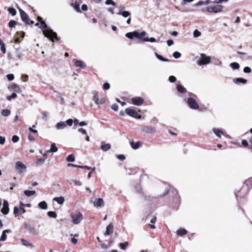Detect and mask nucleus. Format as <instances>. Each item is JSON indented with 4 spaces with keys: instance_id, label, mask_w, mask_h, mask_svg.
I'll return each mask as SVG.
<instances>
[{
    "instance_id": "nucleus-1",
    "label": "nucleus",
    "mask_w": 252,
    "mask_h": 252,
    "mask_svg": "<svg viewBox=\"0 0 252 252\" xmlns=\"http://www.w3.org/2000/svg\"><path fill=\"white\" fill-rule=\"evenodd\" d=\"M37 19L40 22L39 28L42 31L44 36L49 38L52 42L54 41V39L58 40L56 33L47 26L45 22L42 20V18L38 17Z\"/></svg>"
},
{
    "instance_id": "nucleus-2",
    "label": "nucleus",
    "mask_w": 252,
    "mask_h": 252,
    "mask_svg": "<svg viewBox=\"0 0 252 252\" xmlns=\"http://www.w3.org/2000/svg\"><path fill=\"white\" fill-rule=\"evenodd\" d=\"M72 222L74 224H79L83 220V215L79 211H75L71 215Z\"/></svg>"
},
{
    "instance_id": "nucleus-3",
    "label": "nucleus",
    "mask_w": 252,
    "mask_h": 252,
    "mask_svg": "<svg viewBox=\"0 0 252 252\" xmlns=\"http://www.w3.org/2000/svg\"><path fill=\"white\" fill-rule=\"evenodd\" d=\"M215 5H210L206 7V11L209 13H219L222 11L223 7L221 5L215 4Z\"/></svg>"
},
{
    "instance_id": "nucleus-4",
    "label": "nucleus",
    "mask_w": 252,
    "mask_h": 252,
    "mask_svg": "<svg viewBox=\"0 0 252 252\" xmlns=\"http://www.w3.org/2000/svg\"><path fill=\"white\" fill-rule=\"evenodd\" d=\"M15 168L18 173L22 174L26 172L27 166L22 162L18 161L15 163Z\"/></svg>"
},
{
    "instance_id": "nucleus-5",
    "label": "nucleus",
    "mask_w": 252,
    "mask_h": 252,
    "mask_svg": "<svg viewBox=\"0 0 252 252\" xmlns=\"http://www.w3.org/2000/svg\"><path fill=\"white\" fill-rule=\"evenodd\" d=\"M19 11L22 21H24L26 24L30 25L33 23V22L30 19L29 16L24 11L20 9Z\"/></svg>"
},
{
    "instance_id": "nucleus-6",
    "label": "nucleus",
    "mask_w": 252,
    "mask_h": 252,
    "mask_svg": "<svg viewBox=\"0 0 252 252\" xmlns=\"http://www.w3.org/2000/svg\"><path fill=\"white\" fill-rule=\"evenodd\" d=\"M201 59L197 61V64L199 65L208 64L211 60V58L209 56H206L205 54H201Z\"/></svg>"
},
{
    "instance_id": "nucleus-7",
    "label": "nucleus",
    "mask_w": 252,
    "mask_h": 252,
    "mask_svg": "<svg viewBox=\"0 0 252 252\" xmlns=\"http://www.w3.org/2000/svg\"><path fill=\"white\" fill-rule=\"evenodd\" d=\"M96 238L101 247L104 249H107L114 242L113 240L106 241L105 242H103L100 240V237H96Z\"/></svg>"
},
{
    "instance_id": "nucleus-8",
    "label": "nucleus",
    "mask_w": 252,
    "mask_h": 252,
    "mask_svg": "<svg viewBox=\"0 0 252 252\" xmlns=\"http://www.w3.org/2000/svg\"><path fill=\"white\" fill-rule=\"evenodd\" d=\"M126 113L128 116L136 119H140L141 116L135 110L126 108L125 110Z\"/></svg>"
},
{
    "instance_id": "nucleus-9",
    "label": "nucleus",
    "mask_w": 252,
    "mask_h": 252,
    "mask_svg": "<svg viewBox=\"0 0 252 252\" xmlns=\"http://www.w3.org/2000/svg\"><path fill=\"white\" fill-rule=\"evenodd\" d=\"M188 105L192 109L197 110L199 109V105L195 99L190 97L188 100Z\"/></svg>"
},
{
    "instance_id": "nucleus-10",
    "label": "nucleus",
    "mask_w": 252,
    "mask_h": 252,
    "mask_svg": "<svg viewBox=\"0 0 252 252\" xmlns=\"http://www.w3.org/2000/svg\"><path fill=\"white\" fill-rule=\"evenodd\" d=\"M213 131L214 133V134L219 138L221 137V135H225V131L224 129L222 128H214L213 129Z\"/></svg>"
},
{
    "instance_id": "nucleus-11",
    "label": "nucleus",
    "mask_w": 252,
    "mask_h": 252,
    "mask_svg": "<svg viewBox=\"0 0 252 252\" xmlns=\"http://www.w3.org/2000/svg\"><path fill=\"white\" fill-rule=\"evenodd\" d=\"M93 204L94 207L96 208L103 207L104 205L103 199L100 198H95L93 202Z\"/></svg>"
},
{
    "instance_id": "nucleus-12",
    "label": "nucleus",
    "mask_w": 252,
    "mask_h": 252,
    "mask_svg": "<svg viewBox=\"0 0 252 252\" xmlns=\"http://www.w3.org/2000/svg\"><path fill=\"white\" fill-rule=\"evenodd\" d=\"M146 35L147 33L144 31L140 32L138 31H135V37L143 41V38H146Z\"/></svg>"
},
{
    "instance_id": "nucleus-13",
    "label": "nucleus",
    "mask_w": 252,
    "mask_h": 252,
    "mask_svg": "<svg viewBox=\"0 0 252 252\" xmlns=\"http://www.w3.org/2000/svg\"><path fill=\"white\" fill-rule=\"evenodd\" d=\"M9 211L8 202L6 200H4L3 207L1 210V213L4 215H7Z\"/></svg>"
},
{
    "instance_id": "nucleus-14",
    "label": "nucleus",
    "mask_w": 252,
    "mask_h": 252,
    "mask_svg": "<svg viewBox=\"0 0 252 252\" xmlns=\"http://www.w3.org/2000/svg\"><path fill=\"white\" fill-rule=\"evenodd\" d=\"M132 102L135 105L139 106L143 103L144 99L140 97H135L132 98Z\"/></svg>"
},
{
    "instance_id": "nucleus-15",
    "label": "nucleus",
    "mask_w": 252,
    "mask_h": 252,
    "mask_svg": "<svg viewBox=\"0 0 252 252\" xmlns=\"http://www.w3.org/2000/svg\"><path fill=\"white\" fill-rule=\"evenodd\" d=\"M125 7L122 6L120 8L119 12L117 13L118 15H122L124 17H127L130 16V13L127 11H124Z\"/></svg>"
},
{
    "instance_id": "nucleus-16",
    "label": "nucleus",
    "mask_w": 252,
    "mask_h": 252,
    "mask_svg": "<svg viewBox=\"0 0 252 252\" xmlns=\"http://www.w3.org/2000/svg\"><path fill=\"white\" fill-rule=\"evenodd\" d=\"M142 130L147 133H153L156 131L155 128L151 126H144L142 127Z\"/></svg>"
},
{
    "instance_id": "nucleus-17",
    "label": "nucleus",
    "mask_w": 252,
    "mask_h": 252,
    "mask_svg": "<svg viewBox=\"0 0 252 252\" xmlns=\"http://www.w3.org/2000/svg\"><path fill=\"white\" fill-rule=\"evenodd\" d=\"M9 89L17 93H20L22 92L21 88L16 84H13L9 87Z\"/></svg>"
},
{
    "instance_id": "nucleus-18",
    "label": "nucleus",
    "mask_w": 252,
    "mask_h": 252,
    "mask_svg": "<svg viewBox=\"0 0 252 252\" xmlns=\"http://www.w3.org/2000/svg\"><path fill=\"white\" fill-rule=\"evenodd\" d=\"M111 148V145L109 144L105 143L104 142H101L100 149L103 151H107Z\"/></svg>"
},
{
    "instance_id": "nucleus-19",
    "label": "nucleus",
    "mask_w": 252,
    "mask_h": 252,
    "mask_svg": "<svg viewBox=\"0 0 252 252\" xmlns=\"http://www.w3.org/2000/svg\"><path fill=\"white\" fill-rule=\"evenodd\" d=\"M113 230V226L112 224H109L106 227V230L104 232L105 235H111Z\"/></svg>"
},
{
    "instance_id": "nucleus-20",
    "label": "nucleus",
    "mask_w": 252,
    "mask_h": 252,
    "mask_svg": "<svg viewBox=\"0 0 252 252\" xmlns=\"http://www.w3.org/2000/svg\"><path fill=\"white\" fill-rule=\"evenodd\" d=\"M75 65L76 67H80V68H85L86 65L85 64L80 60H74Z\"/></svg>"
},
{
    "instance_id": "nucleus-21",
    "label": "nucleus",
    "mask_w": 252,
    "mask_h": 252,
    "mask_svg": "<svg viewBox=\"0 0 252 252\" xmlns=\"http://www.w3.org/2000/svg\"><path fill=\"white\" fill-rule=\"evenodd\" d=\"M66 127V123L64 122H61L58 123L56 125V127L57 129H63Z\"/></svg>"
},
{
    "instance_id": "nucleus-22",
    "label": "nucleus",
    "mask_w": 252,
    "mask_h": 252,
    "mask_svg": "<svg viewBox=\"0 0 252 252\" xmlns=\"http://www.w3.org/2000/svg\"><path fill=\"white\" fill-rule=\"evenodd\" d=\"M141 144V143L140 141H138L136 143H134L133 141L130 142V145L131 148L134 150L138 149L140 147Z\"/></svg>"
},
{
    "instance_id": "nucleus-23",
    "label": "nucleus",
    "mask_w": 252,
    "mask_h": 252,
    "mask_svg": "<svg viewBox=\"0 0 252 252\" xmlns=\"http://www.w3.org/2000/svg\"><path fill=\"white\" fill-rule=\"evenodd\" d=\"M58 150V148L56 146L55 143H52L51 145V148L49 150L46 151V153H55Z\"/></svg>"
},
{
    "instance_id": "nucleus-24",
    "label": "nucleus",
    "mask_w": 252,
    "mask_h": 252,
    "mask_svg": "<svg viewBox=\"0 0 252 252\" xmlns=\"http://www.w3.org/2000/svg\"><path fill=\"white\" fill-rule=\"evenodd\" d=\"M53 200L57 202L58 204L62 205L64 202V198L63 196L56 197L53 198Z\"/></svg>"
},
{
    "instance_id": "nucleus-25",
    "label": "nucleus",
    "mask_w": 252,
    "mask_h": 252,
    "mask_svg": "<svg viewBox=\"0 0 252 252\" xmlns=\"http://www.w3.org/2000/svg\"><path fill=\"white\" fill-rule=\"evenodd\" d=\"M187 234V231L184 228H180L176 232V234L179 236L185 235Z\"/></svg>"
},
{
    "instance_id": "nucleus-26",
    "label": "nucleus",
    "mask_w": 252,
    "mask_h": 252,
    "mask_svg": "<svg viewBox=\"0 0 252 252\" xmlns=\"http://www.w3.org/2000/svg\"><path fill=\"white\" fill-rule=\"evenodd\" d=\"M38 207L41 209H43V210H46L47 209V203L45 201H41L40 202V203H38Z\"/></svg>"
},
{
    "instance_id": "nucleus-27",
    "label": "nucleus",
    "mask_w": 252,
    "mask_h": 252,
    "mask_svg": "<svg viewBox=\"0 0 252 252\" xmlns=\"http://www.w3.org/2000/svg\"><path fill=\"white\" fill-rule=\"evenodd\" d=\"M35 193V191L34 190H26L24 191L25 195L28 197L33 195Z\"/></svg>"
},
{
    "instance_id": "nucleus-28",
    "label": "nucleus",
    "mask_w": 252,
    "mask_h": 252,
    "mask_svg": "<svg viewBox=\"0 0 252 252\" xmlns=\"http://www.w3.org/2000/svg\"><path fill=\"white\" fill-rule=\"evenodd\" d=\"M234 82L236 84H239L240 83L245 84L247 82V80L243 78H238L234 80Z\"/></svg>"
},
{
    "instance_id": "nucleus-29",
    "label": "nucleus",
    "mask_w": 252,
    "mask_h": 252,
    "mask_svg": "<svg viewBox=\"0 0 252 252\" xmlns=\"http://www.w3.org/2000/svg\"><path fill=\"white\" fill-rule=\"evenodd\" d=\"M155 55L156 57L160 61L162 62H169V60L166 58H164L162 56L160 55H158V53H156Z\"/></svg>"
},
{
    "instance_id": "nucleus-30",
    "label": "nucleus",
    "mask_w": 252,
    "mask_h": 252,
    "mask_svg": "<svg viewBox=\"0 0 252 252\" xmlns=\"http://www.w3.org/2000/svg\"><path fill=\"white\" fill-rule=\"evenodd\" d=\"M177 89L178 91L181 93H184L186 92V89L181 85H178Z\"/></svg>"
},
{
    "instance_id": "nucleus-31",
    "label": "nucleus",
    "mask_w": 252,
    "mask_h": 252,
    "mask_svg": "<svg viewBox=\"0 0 252 252\" xmlns=\"http://www.w3.org/2000/svg\"><path fill=\"white\" fill-rule=\"evenodd\" d=\"M125 36L129 39H132L133 37H135V31L133 32H127L125 34Z\"/></svg>"
},
{
    "instance_id": "nucleus-32",
    "label": "nucleus",
    "mask_w": 252,
    "mask_h": 252,
    "mask_svg": "<svg viewBox=\"0 0 252 252\" xmlns=\"http://www.w3.org/2000/svg\"><path fill=\"white\" fill-rule=\"evenodd\" d=\"M24 207H25V204H23L22 202H20L19 205L20 214H24L26 212V210L24 209Z\"/></svg>"
},
{
    "instance_id": "nucleus-33",
    "label": "nucleus",
    "mask_w": 252,
    "mask_h": 252,
    "mask_svg": "<svg viewBox=\"0 0 252 252\" xmlns=\"http://www.w3.org/2000/svg\"><path fill=\"white\" fill-rule=\"evenodd\" d=\"M230 66L232 67L233 69H238L240 67V65L238 63L234 62L232 63H231L230 64Z\"/></svg>"
},
{
    "instance_id": "nucleus-34",
    "label": "nucleus",
    "mask_w": 252,
    "mask_h": 252,
    "mask_svg": "<svg viewBox=\"0 0 252 252\" xmlns=\"http://www.w3.org/2000/svg\"><path fill=\"white\" fill-rule=\"evenodd\" d=\"M10 111L8 109H3L1 111V115L3 116L7 117L10 114Z\"/></svg>"
},
{
    "instance_id": "nucleus-35",
    "label": "nucleus",
    "mask_w": 252,
    "mask_h": 252,
    "mask_svg": "<svg viewBox=\"0 0 252 252\" xmlns=\"http://www.w3.org/2000/svg\"><path fill=\"white\" fill-rule=\"evenodd\" d=\"M47 215L49 217L54 218V219L56 218L57 216L56 212H54V211H49L47 213Z\"/></svg>"
},
{
    "instance_id": "nucleus-36",
    "label": "nucleus",
    "mask_w": 252,
    "mask_h": 252,
    "mask_svg": "<svg viewBox=\"0 0 252 252\" xmlns=\"http://www.w3.org/2000/svg\"><path fill=\"white\" fill-rule=\"evenodd\" d=\"M128 243L127 242H125L124 243H120L119 245L121 248V249L122 250H125L126 249Z\"/></svg>"
},
{
    "instance_id": "nucleus-37",
    "label": "nucleus",
    "mask_w": 252,
    "mask_h": 252,
    "mask_svg": "<svg viewBox=\"0 0 252 252\" xmlns=\"http://www.w3.org/2000/svg\"><path fill=\"white\" fill-rule=\"evenodd\" d=\"M66 160L68 162H73L75 160V157L74 156L73 154L69 155L67 158Z\"/></svg>"
},
{
    "instance_id": "nucleus-38",
    "label": "nucleus",
    "mask_w": 252,
    "mask_h": 252,
    "mask_svg": "<svg viewBox=\"0 0 252 252\" xmlns=\"http://www.w3.org/2000/svg\"><path fill=\"white\" fill-rule=\"evenodd\" d=\"M13 213L15 216H18L19 214H20V210L19 208L17 207H14V210H13Z\"/></svg>"
},
{
    "instance_id": "nucleus-39",
    "label": "nucleus",
    "mask_w": 252,
    "mask_h": 252,
    "mask_svg": "<svg viewBox=\"0 0 252 252\" xmlns=\"http://www.w3.org/2000/svg\"><path fill=\"white\" fill-rule=\"evenodd\" d=\"M193 35L194 37L197 38L201 35V32L197 30H195L193 31Z\"/></svg>"
},
{
    "instance_id": "nucleus-40",
    "label": "nucleus",
    "mask_w": 252,
    "mask_h": 252,
    "mask_svg": "<svg viewBox=\"0 0 252 252\" xmlns=\"http://www.w3.org/2000/svg\"><path fill=\"white\" fill-rule=\"evenodd\" d=\"M21 242L22 243V244L24 245V246H32V244L30 243H29L28 241H27V240L24 239H21Z\"/></svg>"
},
{
    "instance_id": "nucleus-41",
    "label": "nucleus",
    "mask_w": 252,
    "mask_h": 252,
    "mask_svg": "<svg viewBox=\"0 0 252 252\" xmlns=\"http://www.w3.org/2000/svg\"><path fill=\"white\" fill-rule=\"evenodd\" d=\"M143 41L154 42L156 41V39L154 37H151L149 39L148 37H146L143 38Z\"/></svg>"
},
{
    "instance_id": "nucleus-42",
    "label": "nucleus",
    "mask_w": 252,
    "mask_h": 252,
    "mask_svg": "<svg viewBox=\"0 0 252 252\" xmlns=\"http://www.w3.org/2000/svg\"><path fill=\"white\" fill-rule=\"evenodd\" d=\"M8 11L13 16L15 15L17 13L16 9L13 8H9Z\"/></svg>"
},
{
    "instance_id": "nucleus-43",
    "label": "nucleus",
    "mask_w": 252,
    "mask_h": 252,
    "mask_svg": "<svg viewBox=\"0 0 252 252\" xmlns=\"http://www.w3.org/2000/svg\"><path fill=\"white\" fill-rule=\"evenodd\" d=\"M98 93L95 92L94 94L93 100L96 103V102L98 101Z\"/></svg>"
},
{
    "instance_id": "nucleus-44",
    "label": "nucleus",
    "mask_w": 252,
    "mask_h": 252,
    "mask_svg": "<svg viewBox=\"0 0 252 252\" xmlns=\"http://www.w3.org/2000/svg\"><path fill=\"white\" fill-rule=\"evenodd\" d=\"M17 24V22L14 20H11L9 23V26L10 28H14Z\"/></svg>"
},
{
    "instance_id": "nucleus-45",
    "label": "nucleus",
    "mask_w": 252,
    "mask_h": 252,
    "mask_svg": "<svg viewBox=\"0 0 252 252\" xmlns=\"http://www.w3.org/2000/svg\"><path fill=\"white\" fill-rule=\"evenodd\" d=\"M72 183L74 185L77 186H81L82 185V183L81 181L77 180H74L72 181Z\"/></svg>"
},
{
    "instance_id": "nucleus-46",
    "label": "nucleus",
    "mask_w": 252,
    "mask_h": 252,
    "mask_svg": "<svg viewBox=\"0 0 252 252\" xmlns=\"http://www.w3.org/2000/svg\"><path fill=\"white\" fill-rule=\"evenodd\" d=\"M228 0H215L213 1V4H220L223 2H226Z\"/></svg>"
},
{
    "instance_id": "nucleus-47",
    "label": "nucleus",
    "mask_w": 252,
    "mask_h": 252,
    "mask_svg": "<svg viewBox=\"0 0 252 252\" xmlns=\"http://www.w3.org/2000/svg\"><path fill=\"white\" fill-rule=\"evenodd\" d=\"M173 56L175 59H179L181 57V54L178 52H175L173 54Z\"/></svg>"
},
{
    "instance_id": "nucleus-48",
    "label": "nucleus",
    "mask_w": 252,
    "mask_h": 252,
    "mask_svg": "<svg viewBox=\"0 0 252 252\" xmlns=\"http://www.w3.org/2000/svg\"><path fill=\"white\" fill-rule=\"evenodd\" d=\"M17 97V94L16 93H13L10 96H8L7 97V99L9 101H10L11 99L15 98Z\"/></svg>"
},
{
    "instance_id": "nucleus-49",
    "label": "nucleus",
    "mask_w": 252,
    "mask_h": 252,
    "mask_svg": "<svg viewBox=\"0 0 252 252\" xmlns=\"http://www.w3.org/2000/svg\"><path fill=\"white\" fill-rule=\"evenodd\" d=\"M245 183L248 185V186H252V177H251L250 178H249L248 179H247L246 181H245Z\"/></svg>"
},
{
    "instance_id": "nucleus-50",
    "label": "nucleus",
    "mask_w": 252,
    "mask_h": 252,
    "mask_svg": "<svg viewBox=\"0 0 252 252\" xmlns=\"http://www.w3.org/2000/svg\"><path fill=\"white\" fill-rule=\"evenodd\" d=\"M19 140V137L18 136L14 135V136H12V141L14 143L17 142Z\"/></svg>"
},
{
    "instance_id": "nucleus-51",
    "label": "nucleus",
    "mask_w": 252,
    "mask_h": 252,
    "mask_svg": "<svg viewBox=\"0 0 252 252\" xmlns=\"http://www.w3.org/2000/svg\"><path fill=\"white\" fill-rule=\"evenodd\" d=\"M76 168H81V169H86L87 170L91 169V167L88 166H87V165L81 166V165H77Z\"/></svg>"
},
{
    "instance_id": "nucleus-52",
    "label": "nucleus",
    "mask_w": 252,
    "mask_h": 252,
    "mask_svg": "<svg viewBox=\"0 0 252 252\" xmlns=\"http://www.w3.org/2000/svg\"><path fill=\"white\" fill-rule=\"evenodd\" d=\"M105 102V99L103 98L99 99L98 101L96 102V104L97 105L102 104Z\"/></svg>"
},
{
    "instance_id": "nucleus-53",
    "label": "nucleus",
    "mask_w": 252,
    "mask_h": 252,
    "mask_svg": "<svg viewBox=\"0 0 252 252\" xmlns=\"http://www.w3.org/2000/svg\"><path fill=\"white\" fill-rule=\"evenodd\" d=\"M105 4L107 5L112 4L114 6L116 5L115 2L112 0H106L105 1Z\"/></svg>"
},
{
    "instance_id": "nucleus-54",
    "label": "nucleus",
    "mask_w": 252,
    "mask_h": 252,
    "mask_svg": "<svg viewBox=\"0 0 252 252\" xmlns=\"http://www.w3.org/2000/svg\"><path fill=\"white\" fill-rule=\"evenodd\" d=\"M6 77L9 81L13 80L14 78V76L13 74H9L6 75Z\"/></svg>"
},
{
    "instance_id": "nucleus-55",
    "label": "nucleus",
    "mask_w": 252,
    "mask_h": 252,
    "mask_svg": "<svg viewBox=\"0 0 252 252\" xmlns=\"http://www.w3.org/2000/svg\"><path fill=\"white\" fill-rule=\"evenodd\" d=\"M243 71L245 73H250L252 71L251 68L248 66L245 67Z\"/></svg>"
},
{
    "instance_id": "nucleus-56",
    "label": "nucleus",
    "mask_w": 252,
    "mask_h": 252,
    "mask_svg": "<svg viewBox=\"0 0 252 252\" xmlns=\"http://www.w3.org/2000/svg\"><path fill=\"white\" fill-rule=\"evenodd\" d=\"M65 122L66 123V126L68 125L69 126H71L73 124V120L71 119H69Z\"/></svg>"
},
{
    "instance_id": "nucleus-57",
    "label": "nucleus",
    "mask_w": 252,
    "mask_h": 252,
    "mask_svg": "<svg viewBox=\"0 0 252 252\" xmlns=\"http://www.w3.org/2000/svg\"><path fill=\"white\" fill-rule=\"evenodd\" d=\"M176 80V77L174 76H170L168 79V80L172 83L175 82Z\"/></svg>"
},
{
    "instance_id": "nucleus-58",
    "label": "nucleus",
    "mask_w": 252,
    "mask_h": 252,
    "mask_svg": "<svg viewBox=\"0 0 252 252\" xmlns=\"http://www.w3.org/2000/svg\"><path fill=\"white\" fill-rule=\"evenodd\" d=\"M5 142V138L4 137L0 136V144L3 145Z\"/></svg>"
},
{
    "instance_id": "nucleus-59",
    "label": "nucleus",
    "mask_w": 252,
    "mask_h": 252,
    "mask_svg": "<svg viewBox=\"0 0 252 252\" xmlns=\"http://www.w3.org/2000/svg\"><path fill=\"white\" fill-rule=\"evenodd\" d=\"M103 87L105 90H108L110 88V85L108 83H105L103 84Z\"/></svg>"
},
{
    "instance_id": "nucleus-60",
    "label": "nucleus",
    "mask_w": 252,
    "mask_h": 252,
    "mask_svg": "<svg viewBox=\"0 0 252 252\" xmlns=\"http://www.w3.org/2000/svg\"><path fill=\"white\" fill-rule=\"evenodd\" d=\"M11 230L10 229H6L3 231L1 236H6V233H10Z\"/></svg>"
},
{
    "instance_id": "nucleus-61",
    "label": "nucleus",
    "mask_w": 252,
    "mask_h": 252,
    "mask_svg": "<svg viewBox=\"0 0 252 252\" xmlns=\"http://www.w3.org/2000/svg\"><path fill=\"white\" fill-rule=\"evenodd\" d=\"M78 130L79 132L82 133L83 134H87L86 130L82 128H79Z\"/></svg>"
},
{
    "instance_id": "nucleus-62",
    "label": "nucleus",
    "mask_w": 252,
    "mask_h": 252,
    "mask_svg": "<svg viewBox=\"0 0 252 252\" xmlns=\"http://www.w3.org/2000/svg\"><path fill=\"white\" fill-rule=\"evenodd\" d=\"M173 43H174V41L172 39H169L167 41V44L168 46H171L173 44Z\"/></svg>"
},
{
    "instance_id": "nucleus-63",
    "label": "nucleus",
    "mask_w": 252,
    "mask_h": 252,
    "mask_svg": "<svg viewBox=\"0 0 252 252\" xmlns=\"http://www.w3.org/2000/svg\"><path fill=\"white\" fill-rule=\"evenodd\" d=\"M74 8L77 11H80L79 5L78 4L75 3L74 4Z\"/></svg>"
},
{
    "instance_id": "nucleus-64",
    "label": "nucleus",
    "mask_w": 252,
    "mask_h": 252,
    "mask_svg": "<svg viewBox=\"0 0 252 252\" xmlns=\"http://www.w3.org/2000/svg\"><path fill=\"white\" fill-rule=\"evenodd\" d=\"M111 108L114 111H117L118 108V106L117 104H113L111 106Z\"/></svg>"
}]
</instances>
